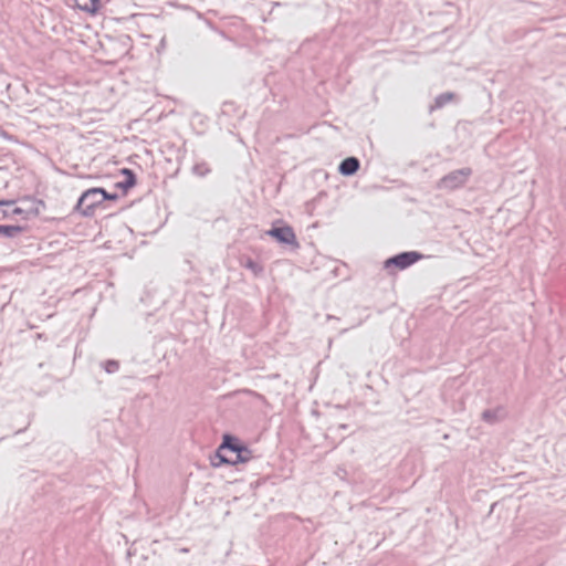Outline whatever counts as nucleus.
<instances>
[{
  "mask_svg": "<svg viewBox=\"0 0 566 566\" xmlns=\"http://www.w3.org/2000/svg\"><path fill=\"white\" fill-rule=\"evenodd\" d=\"M102 193L103 188L87 189L80 197L76 205V210L85 217L93 216L95 208L105 201V197H102Z\"/></svg>",
  "mask_w": 566,
  "mask_h": 566,
  "instance_id": "2",
  "label": "nucleus"
},
{
  "mask_svg": "<svg viewBox=\"0 0 566 566\" xmlns=\"http://www.w3.org/2000/svg\"><path fill=\"white\" fill-rule=\"evenodd\" d=\"M245 268L247 269H250L251 271H253L254 273H259L262 271L261 266L255 263L254 261H251L249 260L247 263H245Z\"/></svg>",
  "mask_w": 566,
  "mask_h": 566,
  "instance_id": "15",
  "label": "nucleus"
},
{
  "mask_svg": "<svg viewBox=\"0 0 566 566\" xmlns=\"http://www.w3.org/2000/svg\"><path fill=\"white\" fill-rule=\"evenodd\" d=\"M216 457L219 459L218 463H212L214 467L220 464H238L247 463L253 458L252 451L239 442L237 438L229 434L223 437L222 443L219 446Z\"/></svg>",
  "mask_w": 566,
  "mask_h": 566,
  "instance_id": "1",
  "label": "nucleus"
},
{
  "mask_svg": "<svg viewBox=\"0 0 566 566\" xmlns=\"http://www.w3.org/2000/svg\"><path fill=\"white\" fill-rule=\"evenodd\" d=\"M360 167V163L356 157H347L338 166V172L342 176L349 177L355 175Z\"/></svg>",
  "mask_w": 566,
  "mask_h": 566,
  "instance_id": "6",
  "label": "nucleus"
},
{
  "mask_svg": "<svg viewBox=\"0 0 566 566\" xmlns=\"http://www.w3.org/2000/svg\"><path fill=\"white\" fill-rule=\"evenodd\" d=\"M192 172L199 177H205L210 172V168L207 163H198L193 165Z\"/></svg>",
  "mask_w": 566,
  "mask_h": 566,
  "instance_id": "12",
  "label": "nucleus"
},
{
  "mask_svg": "<svg viewBox=\"0 0 566 566\" xmlns=\"http://www.w3.org/2000/svg\"><path fill=\"white\" fill-rule=\"evenodd\" d=\"M0 206H6V207H8V209L3 210V214H4L6 217L23 214V218H24V219H27V218H28L29 212H27V211H25V210H23L22 208L13 207V201H0Z\"/></svg>",
  "mask_w": 566,
  "mask_h": 566,
  "instance_id": "9",
  "label": "nucleus"
},
{
  "mask_svg": "<svg viewBox=\"0 0 566 566\" xmlns=\"http://www.w3.org/2000/svg\"><path fill=\"white\" fill-rule=\"evenodd\" d=\"M180 552L181 553H188V548H181Z\"/></svg>",
  "mask_w": 566,
  "mask_h": 566,
  "instance_id": "18",
  "label": "nucleus"
},
{
  "mask_svg": "<svg viewBox=\"0 0 566 566\" xmlns=\"http://www.w3.org/2000/svg\"><path fill=\"white\" fill-rule=\"evenodd\" d=\"M104 368H105V371L107 374H113V373H116L118 370L119 365H118V363L116 360H107L105 363Z\"/></svg>",
  "mask_w": 566,
  "mask_h": 566,
  "instance_id": "14",
  "label": "nucleus"
},
{
  "mask_svg": "<svg viewBox=\"0 0 566 566\" xmlns=\"http://www.w3.org/2000/svg\"><path fill=\"white\" fill-rule=\"evenodd\" d=\"M135 182H136L135 175L129 174V177H126V179L124 181L117 182L116 187L126 190L128 188H132L135 185Z\"/></svg>",
  "mask_w": 566,
  "mask_h": 566,
  "instance_id": "13",
  "label": "nucleus"
},
{
  "mask_svg": "<svg viewBox=\"0 0 566 566\" xmlns=\"http://www.w3.org/2000/svg\"><path fill=\"white\" fill-rule=\"evenodd\" d=\"M99 1L101 0H74L78 10L91 14H94L98 11Z\"/></svg>",
  "mask_w": 566,
  "mask_h": 566,
  "instance_id": "7",
  "label": "nucleus"
},
{
  "mask_svg": "<svg viewBox=\"0 0 566 566\" xmlns=\"http://www.w3.org/2000/svg\"><path fill=\"white\" fill-rule=\"evenodd\" d=\"M471 175L472 169L469 167L453 170L448 175L443 176L437 182V188L440 190L453 191L455 189L463 187Z\"/></svg>",
  "mask_w": 566,
  "mask_h": 566,
  "instance_id": "3",
  "label": "nucleus"
},
{
  "mask_svg": "<svg viewBox=\"0 0 566 566\" xmlns=\"http://www.w3.org/2000/svg\"><path fill=\"white\" fill-rule=\"evenodd\" d=\"M504 417V410L502 408L488 409L482 412V419L488 423H495Z\"/></svg>",
  "mask_w": 566,
  "mask_h": 566,
  "instance_id": "8",
  "label": "nucleus"
},
{
  "mask_svg": "<svg viewBox=\"0 0 566 566\" xmlns=\"http://www.w3.org/2000/svg\"><path fill=\"white\" fill-rule=\"evenodd\" d=\"M453 98H454V94L451 92L441 93L434 98V105L431 107V109L442 108L448 103H450Z\"/></svg>",
  "mask_w": 566,
  "mask_h": 566,
  "instance_id": "11",
  "label": "nucleus"
},
{
  "mask_svg": "<svg viewBox=\"0 0 566 566\" xmlns=\"http://www.w3.org/2000/svg\"><path fill=\"white\" fill-rule=\"evenodd\" d=\"M105 197V200H116L118 198L117 193H108L105 189H103L102 197Z\"/></svg>",
  "mask_w": 566,
  "mask_h": 566,
  "instance_id": "16",
  "label": "nucleus"
},
{
  "mask_svg": "<svg viewBox=\"0 0 566 566\" xmlns=\"http://www.w3.org/2000/svg\"><path fill=\"white\" fill-rule=\"evenodd\" d=\"M266 234L274 238L280 243L293 245L295 248L298 247L296 235L293 229L289 226L272 228L266 232Z\"/></svg>",
  "mask_w": 566,
  "mask_h": 566,
  "instance_id": "5",
  "label": "nucleus"
},
{
  "mask_svg": "<svg viewBox=\"0 0 566 566\" xmlns=\"http://www.w3.org/2000/svg\"><path fill=\"white\" fill-rule=\"evenodd\" d=\"M423 255L417 251H407L396 254L389 259H387L384 263L385 269H389L390 266H396L399 270H405L419 260H421Z\"/></svg>",
  "mask_w": 566,
  "mask_h": 566,
  "instance_id": "4",
  "label": "nucleus"
},
{
  "mask_svg": "<svg viewBox=\"0 0 566 566\" xmlns=\"http://www.w3.org/2000/svg\"><path fill=\"white\" fill-rule=\"evenodd\" d=\"M122 172L126 176V177H129V174H134L130 169H127V168H124L122 170Z\"/></svg>",
  "mask_w": 566,
  "mask_h": 566,
  "instance_id": "17",
  "label": "nucleus"
},
{
  "mask_svg": "<svg viewBox=\"0 0 566 566\" xmlns=\"http://www.w3.org/2000/svg\"><path fill=\"white\" fill-rule=\"evenodd\" d=\"M23 231V227L0 224V237L14 238Z\"/></svg>",
  "mask_w": 566,
  "mask_h": 566,
  "instance_id": "10",
  "label": "nucleus"
}]
</instances>
